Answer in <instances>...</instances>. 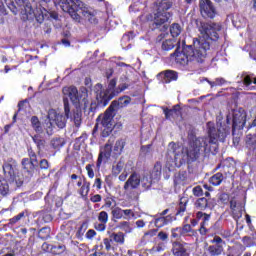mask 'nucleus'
<instances>
[{
	"mask_svg": "<svg viewBox=\"0 0 256 256\" xmlns=\"http://www.w3.org/2000/svg\"><path fill=\"white\" fill-rule=\"evenodd\" d=\"M160 77H163L162 83H171V81H177L178 74L173 70H166L159 74Z\"/></svg>",
	"mask_w": 256,
	"mask_h": 256,
	"instance_id": "nucleus-16",
	"label": "nucleus"
},
{
	"mask_svg": "<svg viewBox=\"0 0 256 256\" xmlns=\"http://www.w3.org/2000/svg\"><path fill=\"white\" fill-rule=\"evenodd\" d=\"M205 223H201L200 224V229H199V231H200V235H207V228L205 227Z\"/></svg>",
	"mask_w": 256,
	"mask_h": 256,
	"instance_id": "nucleus-59",
	"label": "nucleus"
},
{
	"mask_svg": "<svg viewBox=\"0 0 256 256\" xmlns=\"http://www.w3.org/2000/svg\"><path fill=\"white\" fill-rule=\"evenodd\" d=\"M195 207L200 211H205V209H213V202H211L210 198L201 197L196 200Z\"/></svg>",
	"mask_w": 256,
	"mask_h": 256,
	"instance_id": "nucleus-14",
	"label": "nucleus"
},
{
	"mask_svg": "<svg viewBox=\"0 0 256 256\" xmlns=\"http://www.w3.org/2000/svg\"><path fill=\"white\" fill-rule=\"evenodd\" d=\"M165 248L163 246V243H159L158 245L153 247V251H157V253L163 251Z\"/></svg>",
	"mask_w": 256,
	"mask_h": 256,
	"instance_id": "nucleus-61",
	"label": "nucleus"
},
{
	"mask_svg": "<svg viewBox=\"0 0 256 256\" xmlns=\"http://www.w3.org/2000/svg\"><path fill=\"white\" fill-rule=\"evenodd\" d=\"M230 209L232 211L233 217L235 219H240V217L242 216V213L239 207H237V201H235L234 199L230 201Z\"/></svg>",
	"mask_w": 256,
	"mask_h": 256,
	"instance_id": "nucleus-27",
	"label": "nucleus"
},
{
	"mask_svg": "<svg viewBox=\"0 0 256 256\" xmlns=\"http://www.w3.org/2000/svg\"><path fill=\"white\" fill-rule=\"evenodd\" d=\"M161 170H162L161 162H156L151 173V179H154L157 181L159 177H161Z\"/></svg>",
	"mask_w": 256,
	"mask_h": 256,
	"instance_id": "nucleus-30",
	"label": "nucleus"
},
{
	"mask_svg": "<svg viewBox=\"0 0 256 256\" xmlns=\"http://www.w3.org/2000/svg\"><path fill=\"white\" fill-rule=\"evenodd\" d=\"M82 15L85 21H88V23H92V25H97L98 20L97 17H95L94 12H91L89 10H82Z\"/></svg>",
	"mask_w": 256,
	"mask_h": 256,
	"instance_id": "nucleus-23",
	"label": "nucleus"
},
{
	"mask_svg": "<svg viewBox=\"0 0 256 256\" xmlns=\"http://www.w3.org/2000/svg\"><path fill=\"white\" fill-rule=\"evenodd\" d=\"M94 227L96 231H105V229H107V224L100 222V223H96Z\"/></svg>",
	"mask_w": 256,
	"mask_h": 256,
	"instance_id": "nucleus-53",
	"label": "nucleus"
},
{
	"mask_svg": "<svg viewBox=\"0 0 256 256\" xmlns=\"http://www.w3.org/2000/svg\"><path fill=\"white\" fill-rule=\"evenodd\" d=\"M182 233H191V226L189 224H185L182 228Z\"/></svg>",
	"mask_w": 256,
	"mask_h": 256,
	"instance_id": "nucleus-64",
	"label": "nucleus"
},
{
	"mask_svg": "<svg viewBox=\"0 0 256 256\" xmlns=\"http://www.w3.org/2000/svg\"><path fill=\"white\" fill-rule=\"evenodd\" d=\"M192 193L195 197H203V188L201 186H195Z\"/></svg>",
	"mask_w": 256,
	"mask_h": 256,
	"instance_id": "nucleus-48",
	"label": "nucleus"
},
{
	"mask_svg": "<svg viewBox=\"0 0 256 256\" xmlns=\"http://www.w3.org/2000/svg\"><path fill=\"white\" fill-rule=\"evenodd\" d=\"M227 175H231V171H229V167L223 166V171L218 172L214 174L210 178V183L214 185L215 187L219 186L221 183H223L224 179L227 177Z\"/></svg>",
	"mask_w": 256,
	"mask_h": 256,
	"instance_id": "nucleus-13",
	"label": "nucleus"
},
{
	"mask_svg": "<svg viewBox=\"0 0 256 256\" xmlns=\"http://www.w3.org/2000/svg\"><path fill=\"white\" fill-rule=\"evenodd\" d=\"M175 48V40L173 39H166L162 42V49L163 51H171V49Z\"/></svg>",
	"mask_w": 256,
	"mask_h": 256,
	"instance_id": "nucleus-34",
	"label": "nucleus"
},
{
	"mask_svg": "<svg viewBox=\"0 0 256 256\" xmlns=\"http://www.w3.org/2000/svg\"><path fill=\"white\" fill-rule=\"evenodd\" d=\"M3 171L5 179H0V195L2 197H7L11 191L8 183L13 185L14 188L21 187V185H23V177L19 175V171L16 168V162L13 158H10L9 162L4 163Z\"/></svg>",
	"mask_w": 256,
	"mask_h": 256,
	"instance_id": "nucleus-4",
	"label": "nucleus"
},
{
	"mask_svg": "<svg viewBox=\"0 0 256 256\" xmlns=\"http://www.w3.org/2000/svg\"><path fill=\"white\" fill-rule=\"evenodd\" d=\"M169 223V220L165 216H160L159 218L155 219V226L156 227H163Z\"/></svg>",
	"mask_w": 256,
	"mask_h": 256,
	"instance_id": "nucleus-40",
	"label": "nucleus"
},
{
	"mask_svg": "<svg viewBox=\"0 0 256 256\" xmlns=\"http://www.w3.org/2000/svg\"><path fill=\"white\" fill-rule=\"evenodd\" d=\"M63 95L69 97L71 103L74 104L75 107H80L81 105V95L79 94V90L75 86L64 87L62 89Z\"/></svg>",
	"mask_w": 256,
	"mask_h": 256,
	"instance_id": "nucleus-12",
	"label": "nucleus"
},
{
	"mask_svg": "<svg viewBox=\"0 0 256 256\" xmlns=\"http://www.w3.org/2000/svg\"><path fill=\"white\" fill-rule=\"evenodd\" d=\"M86 171H87L88 177H90V179H93V177H95V172L93 171V164H87Z\"/></svg>",
	"mask_w": 256,
	"mask_h": 256,
	"instance_id": "nucleus-50",
	"label": "nucleus"
},
{
	"mask_svg": "<svg viewBox=\"0 0 256 256\" xmlns=\"http://www.w3.org/2000/svg\"><path fill=\"white\" fill-rule=\"evenodd\" d=\"M112 216L114 219H127L129 217V210H123L119 207L112 209Z\"/></svg>",
	"mask_w": 256,
	"mask_h": 256,
	"instance_id": "nucleus-21",
	"label": "nucleus"
},
{
	"mask_svg": "<svg viewBox=\"0 0 256 256\" xmlns=\"http://www.w3.org/2000/svg\"><path fill=\"white\" fill-rule=\"evenodd\" d=\"M19 7H23L25 15H33L35 11L29 0H15Z\"/></svg>",
	"mask_w": 256,
	"mask_h": 256,
	"instance_id": "nucleus-18",
	"label": "nucleus"
},
{
	"mask_svg": "<svg viewBox=\"0 0 256 256\" xmlns=\"http://www.w3.org/2000/svg\"><path fill=\"white\" fill-rule=\"evenodd\" d=\"M113 117H115V110L109 106L107 110L100 114L96 119V125L94 126L93 133H95V131L100 127L102 131L101 136L109 137V135L113 133V128L115 127Z\"/></svg>",
	"mask_w": 256,
	"mask_h": 256,
	"instance_id": "nucleus-7",
	"label": "nucleus"
},
{
	"mask_svg": "<svg viewBox=\"0 0 256 256\" xmlns=\"http://www.w3.org/2000/svg\"><path fill=\"white\" fill-rule=\"evenodd\" d=\"M45 130L47 135H53V120H48L45 124Z\"/></svg>",
	"mask_w": 256,
	"mask_h": 256,
	"instance_id": "nucleus-46",
	"label": "nucleus"
},
{
	"mask_svg": "<svg viewBox=\"0 0 256 256\" xmlns=\"http://www.w3.org/2000/svg\"><path fill=\"white\" fill-rule=\"evenodd\" d=\"M47 10L43 7L40 8V12L35 14V19L37 21V23H43V21H45V17H47Z\"/></svg>",
	"mask_w": 256,
	"mask_h": 256,
	"instance_id": "nucleus-35",
	"label": "nucleus"
},
{
	"mask_svg": "<svg viewBox=\"0 0 256 256\" xmlns=\"http://www.w3.org/2000/svg\"><path fill=\"white\" fill-rule=\"evenodd\" d=\"M10 11L14 14V15H17V13H19V11L17 10V7L15 6L14 3H10L8 5Z\"/></svg>",
	"mask_w": 256,
	"mask_h": 256,
	"instance_id": "nucleus-60",
	"label": "nucleus"
},
{
	"mask_svg": "<svg viewBox=\"0 0 256 256\" xmlns=\"http://www.w3.org/2000/svg\"><path fill=\"white\" fill-rule=\"evenodd\" d=\"M25 217V212H21L18 215L14 216L9 220V225H15V223H18V221H21Z\"/></svg>",
	"mask_w": 256,
	"mask_h": 256,
	"instance_id": "nucleus-44",
	"label": "nucleus"
},
{
	"mask_svg": "<svg viewBox=\"0 0 256 256\" xmlns=\"http://www.w3.org/2000/svg\"><path fill=\"white\" fill-rule=\"evenodd\" d=\"M140 151L144 156L149 155V153H151V145L142 146Z\"/></svg>",
	"mask_w": 256,
	"mask_h": 256,
	"instance_id": "nucleus-54",
	"label": "nucleus"
},
{
	"mask_svg": "<svg viewBox=\"0 0 256 256\" xmlns=\"http://www.w3.org/2000/svg\"><path fill=\"white\" fill-rule=\"evenodd\" d=\"M199 7L200 13L204 19H214L215 15H217V10L211 0H200Z\"/></svg>",
	"mask_w": 256,
	"mask_h": 256,
	"instance_id": "nucleus-11",
	"label": "nucleus"
},
{
	"mask_svg": "<svg viewBox=\"0 0 256 256\" xmlns=\"http://www.w3.org/2000/svg\"><path fill=\"white\" fill-rule=\"evenodd\" d=\"M30 121H31L32 129H34L36 133H43V127L41 126V121H39V118L37 116H32Z\"/></svg>",
	"mask_w": 256,
	"mask_h": 256,
	"instance_id": "nucleus-28",
	"label": "nucleus"
},
{
	"mask_svg": "<svg viewBox=\"0 0 256 256\" xmlns=\"http://www.w3.org/2000/svg\"><path fill=\"white\" fill-rule=\"evenodd\" d=\"M22 166L24 167V169H27V171H29V169L31 171L34 170L31 166V161L29 160V158L22 159Z\"/></svg>",
	"mask_w": 256,
	"mask_h": 256,
	"instance_id": "nucleus-49",
	"label": "nucleus"
},
{
	"mask_svg": "<svg viewBox=\"0 0 256 256\" xmlns=\"http://www.w3.org/2000/svg\"><path fill=\"white\" fill-rule=\"evenodd\" d=\"M40 169H49V161L47 159H42L39 163Z\"/></svg>",
	"mask_w": 256,
	"mask_h": 256,
	"instance_id": "nucleus-55",
	"label": "nucleus"
},
{
	"mask_svg": "<svg viewBox=\"0 0 256 256\" xmlns=\"http://www.w3.org/2000/svg\"><path fill=\"white\" fill-rule=\"evenodd\" d=\"M158 238L160 239V241H169V234H167V232L160 231L158 233Z\"/></svg>",
	"mask_w": 256,
	"mask_h": 256,
	"instance_id": "nucleus-51",
	"label": "nucleus"
},
{
	"mask_svg": "<svg viewBox=\"0 0 256 256\" xmlns=\"http://www.w3.org/2000/svg\"><path fill=\"white\" fill-rule=\"evenodd\" d=\"M127 77L125 78H120V84L117 87V78L111 79L108 82V87L107 89H103V84L97 83L94 86V93L96 95V101L98 105H101L102 107H105L106 105L109 104L111 99L113 97H117L119 93H122V91H125L127 89Z\"/></svg>",
	"mask_w": 256,
	"mask_h": 256,
	"instance_id": "nucleus-3",
	"label": "nucleus"
},
{
	"mask_svg": "<svg viewBox=\"0 0 256 256\" xmlns=\"http://www.w3.org/2000/svg\"><path fill=\"white\" fill-rule=\"evenodd\" d=\"M162 109L164 111L165 119H171V117H173L174 115L176 117H179V115H181V106H179V104L174 105L172 109L165 107H163Z\"/></svg>",
	"mask_w": 256,
	"mask_h": 256,
	"instance_id": "nucleus-17",
	"label": "nucleus"
},
{
	"mask_svg": "<svg viewBox=\"0 0 256 256\" xmlns=\"http://www.w3.org/2000/svg\"><path fill=\"white\" fill-rule=\"evenodd\" d=\"M226 123L222 124L231 129L232 125V135L235 137V131H241L243 127H245V123H247V113L243 108H239L235 106L231 110L228 111L226 116ZM231 133V130H229Z\"/></svg>",
	"mask_w": 256,
	"mask_h": 256,
	"instance_id": "nucleus-6",
	"label": "nucleus"
},
{
	"mask_svg": "<svg viewBox=\"0 0 256 256\" xmlns=\"http://www.w3.org/2000/svg\"><path fill=\"white\" fill-rule=\"evenodd\" d=\"M113 141L114 138L111 137L108 142L104 145L103 148L100 149V153L98 155V160L96 162V167L99 169L101 164L109 161L111 159V153H113Z\"/></svg>",
	"mask_w": 256,
	"mask_h": 256,
	"instance_id": "nucleus-10",
	"label": "nucleus"
},
{
	"mask_svg": "<svg viewBox=\"0 0 256 256\" xmlns=\"http://www.w3.org/2000/svg\"><path fill=\"white\" fill-rule=\"evenodd\" d=\"M122 170H123L122 162H118L116 165H113L112 167L113 175H119V173H121Z\"/></svg>",
	"mask_w": 256,
	"mask_h": 256,
	"instance_id": "nucleus-45",
	"label": "nucleus"
},
{
	"mask_svg": "<svg viewBox=\"0 0 256 256\" xmlns=\"http://www.w3.org/2000/svg\"><path fill=\"white\" fill-rule=\"evenodd\" d=\"M66 250L67 247L63 244L52 245L50 248V252L52 253V255H63Z\"/></svg>",
	"mask_w": 256,
	"mask_h": 256,
	"instance_id": "nucleus-29",
	"label": "nucleus"
},
{
	"mask_svg": "<svg viewBox=\"0 0 256 256\" xmlns=\"http://www.w3.org/2000/svg\"><path fill=\"white\" fill-rule=\"evenodd\" d=\"M127 105H129V97L124 96L120 97L118 101H113L109 107L115 111V109H123Z\"/></svg>",
	"mask_w": 256,
	"mask_h": 256,
	"instance_id": "nucleus-19",
	"label": "nucleus"
},
{
	"mask_svg": "<svg viewBox=\"0 0 256 256\" xmlns=\"http://www.w3.org/2000/svg\"><path fill=\"white\" fill-rule=\"evenodd\" d=\"M90 187H91V182L84 180L83 185L80 189V195H82V197H87V195H89Z\"/></svg>",
	"mask_w": 256,
	"mask_h": 256,
	"instance_id": "nucleus-36",
	"label": "nucleus"
},
{
	"mask_svg": "<svg viewBox=\"0 0 256 256\" xmlns=\"http://www.w3.org/2000/svg\"><path fill=\"white\" fill-rule=\"evenodd\" d=\"M64 103V113L65 116L61 113H57L54 109L48 111V119L53 121L59 129H63L67 125V119L71 117V106H69V99L63 98Z\"/></svg>",
	"mask_w": 256,
	"mask_h": 256,
	"instance_id": "nucleus-8",
	"label": "nucleus"
},
{
	"mask_svg": "<svg viewBox=\"0 0 256 256\" xmlns=\"http://www.w3.org/2000/svg\"><path fill=\"white\" fill-rule=\"evenodd\" d=\"M61 9L64 13H68L72 19L79 21L80 16L77 12L83 9V2L81 0H62Z\"/></svg>",
	"mask_w": 256,
	"mask_h": 256,
	"instance_id": "nucleus-9",
	"label": "nucleus"
},
{
	"mask_svg": "<svg viewBox=\"0 0 256 256\" xmlns=\"http://www.w3.org/2000/svg\"><path fill=\"white\" fill-rule=\"evenodd\" d=\"M202 36L193 40V45H184L182 50H175L171 56L175 57L176 63L183 67H195L205 62L207 52L211 49V41L219 40L221 24L215 22H200L197 24Z\"/></svg>",
	"mask_w": 256,
	"mask_h": 256,
	"instance_id": "nucleus-2",
	"label": "nucleus"
},
{
	"mask_svg": "<svg viewBox=\"0 0 256 256\" xmlns=\"http://www.w3.org/2000/svg\"><path fill=\"white\" fill-rule=\"evenodd\" d=\"M110 238H112L115 243H119L120 245L125 243V234H123V232L112 233Z\"/></svg>",
	"mask_w": 256,
	"mask_h": 256,
	"instance_id": "nucleus-33",
	"label": "nucleus"
},
{
	"mask_svg": "<svg viewBox=\"0 0 256 256\" xmlns=\"http://www.w3.org/2000/svg\"><path fill=\"white\" fill-rule=\"evenodd\" d=\"M129 185L132 189H137L141 185V176L137 172H133L129 178Z\"/></svg>",
	"mask_w": 256,
	"mask_h": 256,
	"instance_id": "nucleus-22",
	"label": "nucleus"
},
{
	"mask_svg": "<svg viewBox=\"0 0 256 256\" xmlns=\"http://www.w3.org/2000/svg\"><path fill=\"white\" fill-rule=\"evenodd\" d=\"M51 145L53 149H60V147H63V145H65V140L63 138H53L51 140Z\"/></svg>",
	"mask_w": 256,
	"mask_h": 256,
	"instance_id": "nucleus-39",
	"label": "nucleus"
},
{
	"mask_svg": "<svg viewBox=\"0 0 256 256\" xmlns=\"http://www.w3.org/2000/svg\"><path fill=\"white\" fill-rule=\"evenodd\" d=\"M76 109L73 112V120L74 123L76 125V127H80L81 126V121H82V117H83V112L81 111L80 106L75 107Z\"/></svg>",
	"mask_w": 256,
	"mask_h": 256,
	"instance_id": "nucleus-26",
	"label": "nucleus"
},
{
	"mask_svg": "<svg viewBox=\"0 0 256 256\" xmlns=\"http://www.w3.org/2000/svg\"><path fill=\"white\" fill-rule=\"evenodd\" d=\"M211 243L217 247H224L225 245V241L220 236H214V238L211 240Z\"/></svg>",
	"mask_w": 256,
	"mask_h": 256,
	"instance_id": "nucleus-42",
	"label": "nucleus"
},
{
	"mask_svg": "<svg viewBox=\"0 0 256 256\" xmlns=\"http://www.w3.org/2000/svg\"><path fill=\"white\" fill-rule=\"evenodd\" d=\"M95 235H97V232L93 229H90L86 233V239H93V237H95Z\"/></svg>",
	"mask_w": 256,
	"mask_h": 256,
	"instance_id": "nucleus-58",
	"label": "nucleus"
},
{
	"mask_svg": "<svg viewBox=\"0 0 256 256\" xmlns=\"http://www.w3.org/2000/svg\"><path fill=\"white\" fill-rule=\"evenodd\" d=\"M85 231H87V223L83 222L76 233V237H78V239H81V237L85 235Z\"/></svg>",
	"mask_w": 256,
	"mask_h": 256,
	"instance_id": "nucleus-43",
	"label": "nucleus"
},
{
	"mask_svg": "<svg viewBox=\"0 0 256 256\" xmlns=\"http://www.w3.org/2000/svg\"><path fill=\"white\" fill-rule=\"evenodd\" d=\"M125 145H127L125 140L116 141V143L114 145L112 157H114V158L119 157V155H121V153H123V149H125Z\"/></svg>",
	"mask_w": 256,
	"mask_h": 256,
	"instance_id": "nucleus-20",
	"label": "nucleus"
},
{
	"mask_svg": "<svg viewBox=\"0 0 256 256\" xmlns=\"http://www.w3.org/2000/svg\"><path fill=\"white\" fill-rule=\"evenodd\" d=\"M28 155L30 157L29 161L31 163L32 169H35L36 167H39V161L37 160V154L33 149H28Z\"/></svg>",
	"mask_w": 256,
	"mask_h": 256,
	"instance_id": "nucleus-31",
	"label": "nucleus"
},
{
	"mask_svg": "<svg viewBox=\"0 0 256 256\" xmlns=\"http://www.w3.org/2000/svg\"><path fill=\"white\" fill-rule=\"evenodd\" d=\"M98 221H99L100 223L107 224L108 221H109V214H108L106 211H101V212L98 214Z\"/></svg>",
	"mask_w": 256,
	"mask_h": 256,
	"instance_id": "nucleus-41",
	"label": "nucleus"
},
{
	"mask_svg": "<svg viewBox=\"0 0 256 256\" xmlns=\"http://www.w3.org/2000/svg\"><path fill=\"white\" fill-rule=\"evenodd\" d=\"M241 77L243 78V83L245 87H249L251 83H254V85H256L255 74H248L247 72H243Z\"/></svg>",
	"mask_w": 256,
	"mask_h": 256,
	"instance_id": "nucleus-25",
	"label": "nucleus"
},
{
	"mask_svg": "<svg viewBox=\"0 0 256 256\" xmlns=\"http://www.w3.org/2000/svg\"><path fill=\"white\" fill-rule=\"evenodd\" d=\"M101 199H102L101 195L95 194V195L91 196L90 201L92 203H101Z\"/></svg>",
	"mask_w": 256,
	"mask_h": 256,
	"instance_id": "nucleus-56",
	"label": "nucleus"
},
{
	"mask_svg": "<svg viewBox=\"0 0 256 256\" xmlns=\"http://www.w3.org/2000/svg\"><path fill=\"white\" fill-rule=\"evenodd\" d=\"M103 243H104L106 251H111V249H113V246L111 245V243H113L112 238H110V239L109 238H104Z\"/></svg>",
	"mask_w": 256,
	"mask_h": 256,
	"instance_id": "nucleus-47",
	"label": "nucleus"
},
{
	"mask_svg": "<svg viewBox=\"0 0 256 256\" xmlns=\"http://www.w3.org/2000/svg\"><path fill=\"white\" fill-rule=\"evenodd\" d=\"M181 31H183V28H181V25L178 23H173L170 26V33L172 37H179L181 35Z\"/></svg>",
	"mask_w": 256,
	"mask_h": 256,
	"instance_id": "nucleus-32",
	"label": "nucleus"
},
{
	"mask_svg": "<svg viewBox=\"0 0 256 256\" xmlns=\"http://www.w3.org/2000/svg\"><path fill=\"white\" fill-rule=\"evenodd\" d=\"M187 209V200L185 198L180 199L179 206L177 208L176 215H183Z\"/></svg>",
	"mask_w": 256,
	"mask_h": 256,
	"instance_id": "nucleus-38",
	"label": "nucleus"
},
{
	"mask_svg": "<svg viewBox=\"0 0 256 256\" xmlns=\"http://www.w3.org/2000/svg\"><path fill=\"white\" fill-rule=\"evenodd\" d=\"M34 143L37 145L38 151H41L45 147V139L41 138L39 135H34L32 137Z\"/></svg>",
	"mask_w": 256,
	"mask_h": 256,
	"instance_id": "nucleus-37",
	"label": "nucleus"
},
{
	"mask_svg": "<svg viewBox=\"0 0 256 256\" xmlns=\"http://www.w3.org/2000/svg\"><path fill=\"white\" fill-rule=\"evenodd\" d=\"M215 81L217 86L225 85V83H227V80H225V78H216Z\"/></svg>",
	"mask_w": 256,
	"mask_h": 256,
	"instance_id": "nucleus-63",
	"label": "nucleus"
},
{
	"mask_svg": "<svg viewBox=\"0 0 256 256\" xmlns=\"http://www.w3.org/2000/svg\"><path fill=\"white\" fill-rule=\"evenodd\" d=\"M153 183V180H149V178L144 177L142 179V185L143 187H145V189H149V187H151V184Z\"/></svg>",
	"mask_w": 256,
	"mask_h": 256,
	"instance_id": "nucleus-52",
	"label": "nucleus"
},
{
	"mask_svg": "<svg viewBox=\"0 0 256 256\" xmlns=\"http://www.w3.org/2000/svg\"><path fill=\"white\" fill-rule=\"evenodd\" d=\"M208 136L196 137L195 131L188 132L189 148L181 147L175 142L168 145V155H173L176 167H181L185 163H195L201 155H217L219 153L218 141L222 143L227 139L230 128L223 123H217V128L213 122L206 124Z\"/></svg>",
	"mask_w": 256,
	"mask_h": 256,
	"instance_id": "nucleus-1",
	"label": "nucleus"
},
{
	"mask_svg": "<svg viewBox=\"0 0 256 256\" xmlns=\"http://www.w3.org/2000/svg\"><path fill=\"white\" fill-rule=\"evenodd\" d=\"M172 7L173 2L169 0H162L158 3L157 10L150 23V29H152V31H156V29H158V31L165 33V31L169 29V25H167V23L169 22V19H171V13L167 12V10Z\"/></svg>",
	"mask_w": 256,
	"mask_h": 256,
	"instance_id": "nucleus-5",
	"label": "nucleus"
},
{
	"mask_svg": "<svg viewBox=\"0 0 256 256\" xmlns=\"http://www.w3.org/2000/svg\"><path fill=\"white\" fill-rule=\"evenodd\" d=\"M119 229H129V222L123 221L118 224Z\"/></svg>",
	"mask_w": 256,
	"mask_h": 256,
	"instance_id": "nucleus-62",
	"label": "nucleus"
},
{
	"mask_svg": "<svg viewBox=\"0 0 256 256\" xmlns=\"http://www.w3.org/2000/svg\"><path fill=\"white\" fill-rule=\"evenodd\" d=\"M172 253L175 256H189L187 249H185V246L181 242H174L172 244Z\"/></svg>",
	"mask_w": 256,
	"mask_h": 256,
	"instance_id": "nucleus-15",
	"label": "nucleus"
},
{
	"mask_svg": "<svg viewBox=\"0 0 256 256\" xmlns=\"http://www.w3.org/2000/svg\"><path fill=\"white\" fill-rule=\"evenodd\" d=\"M207 251H208V255L210 256H219V255H222L224 248L223 246H216L212 244L208 246Z\"/></svg>",
	"mask_w": 256,
	"mask_h": 256,
	"instance_id": "nucleus-24",
	"label": "nucleus"
},
{
	"mask_svg": "<svg viewBox=\"0 0 256 256\" xmlns=\"http://www.w3.org/2000/svg\"><path fill=\"white\" fill-rule=\"evenodd\" d=\"M219 200L221 201V203H227V201H229V194L227 193L220 194Z\"/></svg>",
	"mask_w": 256,
	"mask_h": 256,
	"instance_id": "nucleus-57",
	"label": "nucleus"
}]
</instances>
